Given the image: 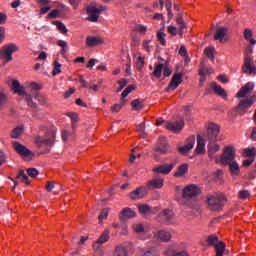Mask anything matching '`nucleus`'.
I'll list each match as a JSON object with an SVG mask.
<instances>
[{"label": "nucleus", "mask_w": 256, "mask_h": 256, "mask_svg": "<svg viewBox=\"0 0 256 256\" xmlns=\"http://www.w3.org/2000/svg\"><path fill=\"white\" fill-rule=\"evenodd\" d=\"M204 53L208 57V59H211V61H213L215 59V55H214L215 48H213V47L205 48Z\"/></svg>", "instance_id": "nucleus-41"}, {"label": "nucleus", "mask_w": 256, "mask_h": 256, "mask_svg": "<svg viewBox=\"0 0 256 256\" xmlns=\"http://www.w3.org/2000/svg\"><path fill=\"white\" fill-rule=\"evenodd\" d=\"M109 216V210L107 208H104L100 215L98 216V220L100 223L103 221V219H106Z\"/></svg>", "instance_id": "nucleus-46"}, {"label": "nucleus", "mask_w": 256, "mask_h": 256, "mask_svg": "<svg viewBox=\"0 0 256 256\" xmlns=\"http://www.w3.org/2000/svg\"><path fill=\"white\" fill-rule=\"evenodd\" d=\"M95 63H99L98 59L95 58H91L88 62V65L86 67H88L89 69H91L92 67H95Z\"/></svg>", "instance_id": "nucleus-59"}, {"label": "nucleus", "mask_w": 256, "mask_h": 256, "mask_svg": "<svg viewBox=\"0 0 256 256\" xmlns=\"http://www.w3.org/2000/svg\"><path fill=\"white\" fill-rule=\"evenodd\" d=\"M167 256H189V253L186 251H179L175 246H170L168 250L165 252Z\"/></svg>", "instance_id": "nucleus-23"}, {"label": "nucleus", "mask_w": 256, "mask_h": 256, "mask_svg": "<svg viewBox=\"0 0 256 256\" xmlns=\"http://www.w3.org/2000/svg\"><path fill=\"white\" fill-rule=\"evenodd\" d=\"M54 24L56 25V27L60 31V33H62L63 35H65V33H67L69 31L67 29V27L65 26V24L61 21H56V22H54Z\"/></svg>", "instance_id": "nucleus-40"}, {"label": "nucleus", "mask_w": 256, "mask_h": 256, "mask_svg": "<svg viewBox=\"0 0 256 256\" xmlns=\"http://www.w3.org/2000/svg\"><path fill=\"white\" fill-rule=\"evenodd\" d=\"M189 171V165L188 164H182L178 167L177 171L174 174V177H183L185 173Z\"/></svg>", "instance_id": "nucleus-30"}, {"label": "nucleus", "mask_w": 256, "mask_h": 256, "mask_svg": "<svg viewBox=\"0 0 256 256\" xmlns=\"http://www.w3.org/2000/svg\"><path fill=\"white\" fill-rule=\"evenodd\" d=\"M173 215V210L166 209L161 213L160 217L164 223H169L170 221H173Z\"/></svg>", "instance_id": "nucleus-28"}, {"label": "nucleus", "mask_w": 256, "mask_h": 256, "mask_svg": "<svg viewBox=\"0 0 256 256\" xmlns=\"http://www.w3.org/2000/svg\"><path fill=\"white\" fill-rule=\"evenodd\" d=\"M166 9H167V12H168V21H171V19H173V12L171 11V0L167 1Z\"/></svg>", "instance_id": "nucleus-50"}, {"label": "nucleus", "mask_w": 256, "mask_h": 256, "mask_svg": "<svg viewBox=\"0 0 256 256\" xmlns=\"http://www.w3.org/2000/svg\"><path fill=\"white\" fill-rule=\"evenodd\" d=\"M225 243L223 241H220L218 244L214 246V249L216 251V256H223L225 254Z\"/></svg>", "instance_id": "nucleus-31"}, {"label": "nucleus", "mask_w": 256, "mask_h": 256, "mask_svg": "<svg viewBox=\"0 0 256 256\" xmlns=\"http://www.w3.org/2000/svg\"><path fill=\"white\" fill-rule=\"evenodd\" d=\"M147 195V191L145 190L144 187H139L136 190L132 191L130 194V197L132 199H143Z\"/></svg>", "instance_id": "nucleus-24"}, {"label": "nucleus", "mask_w": 256, "mask_h": 256, "mask_svg": "<svg viewBox=\"0 0 256 256\" xmlns=\"http://www.w3.org/2000/svg\"><path fill=\"white\" fill-rule=\"evenodd\" d=\"M23 135V126H18L14 128L11 132V138L12 139H19Z\"/></svg>", "instance_id": "nucleus-35"}, {"label": "nucleus", "mask_w": 256, "mask_h": 256, "mask_svg": "<svg viewBox=\"0 0 256 256\" xmlns=\"http://www.w3.org/2000/svg\"><path fill=\"white\" fill-rule=\"evenodd\" d=\"M131 105L134 109V111H141L145 105H143V101L136 99L131 102Z\"/></svg>", "instance_id": "nucleus-38"}, {"label": "nucleus", "mask_w": 256, "mask_h": 256, "mask_svg": "<svg viewBox=\"0 0 256 256\" xmlns=\"http://www.w3.org/2000/svg\"><path fill=\"white\" fill-rule=\"evenodd\" d=\"M136 67L138 71H141L143 67H145V58L143 57H138L137 62H136Z\"/></svg>", "instance_id": "nucleus-45"}, {"label": "nucleus", "mask_w": 256, "mask_h": 256, "mask_svg": "<svg viewBox=\"0 0 256 256\" xmlns=\"http://www.w3.org/2000/svg\"><path fill=\"white\" fill-rule=\"evenodd\" d=\"M228 32L229 30L225 27L217 28L216 33L214 35V40L219 41L220 43H225L223 39H225V36L227 35Z\"/></svg>", "instance_id": "nucleus-18"}, {"label": "nucleus", "mask_w": 256, "mask_h": 256, "mask_svg": "<svg viewBox=\"0 0 256 256\" xmlns=\"http://www.w3.org/2000/svg\"><path fill=\"white\" fill-rule=\"evenodd\" d=\"M201 193V189L197 187L195 184H190L186 186L183 190V198L184 199H191L193 197H197Z\"/></svg>", "instance_id": "nucleus-9"}, {"label": "nucleus", "mask_w": 256, "mask_h": 256, "mask_svg": "<svg viewBox=\"0 0 256 256\" xmlns=\"http://www.w3.org/2000/svg\"><path fill=\"white\" fill-rule=\"evenodd\" d=\"M105 40L101 36H87L86 37V47H97L103 45Z\"/></svg>", "instance_id": "nucleus-14"}, {"label": "nucleus", "mask_w": 256, "mask_h": 256, "mask_svg": "<svg viewBox=\"0 0 256 256\" xmlns=\"http://www.w3.org/2000/svg\"><path fill=\"white\" fill-rule=\"evenodd\" d=\"M110 231L109 229H105L104 232L101 234V236L98 238V240L94 243V245L102 246L104 243H107L110 239Z\"/></svg>", "instance_id": "nucleus-25"}, {"label": "nucleus", "mask_w": 256, "mask_h": 256, "mask_svg": "<svg viewBox=\"0 0 256 256\" xmlns=\"http://www.w3.org/2000/svg\"><path fill=\"white\" fill-rule=\"evenodd\" d=\"M7 103V95L0 93V109Z\"/></svg>", "instance_id": "nucleus-55"}, {"label": "nucleus", "mask_w": 256, "mask_h": 256, "mask_svg": "<svg viewBox=\"0 0 256 256\" xmlns=\"http://www.w3.org/2000/svg\"><path fill=\"white\" fill-rule=\"evenodd\" d=\"M13 148L17 153L21 155V157H29L32 154L31 150H29L25 145H22L19 142H13Z\"/></svg>", "instance_id": "nucleus-17"}, {"label": "nucleus", "mask_w": 256, "mask_h": 256, "mask_svg": "<svg viewBox=\"0 0 256 256\" xmlns=\"http://www.w3.org/2000/svg\"><path fill=\"white\" fill-rule=\"evenodd\" d=\"M253 37V32H251L250 29H246L244 31V38L248 41V39H251Z\"/></svg>", "instance_id": "nucleus-61"}, {"label": "nucleus", "mask_w": 256, "mask_h": 256, "mask_svg": "<svg viewBox=\"0 0 256 256\" xmlns=\"http://www.w3.org/2000/svg\"><path fill=\"white\" fill-rule=\"evenodd\" d=\"M40 131H45L44 136L37 135L34 138V143L36 144V147H46V151L49 153L53 145H55V130H45V126H40Z\"/></svg>", "instance_id": "nucleus-1"}, {"label": "nucleus", "mask_w": 256, "mask_h": 256, "mask_svg": "<svg viewBox=\"0 0 256 256\" xmlns=\"http://www.w3.org/2000/svg\"><path fill=\"white\" fill-rule=\"evenodd\" d=\"M149 189H161L163 187V178H156L147 183Z\"/></svg>", "instance_id": "nucleus-27"}, {"label": "nucleus", "mask_w": 256, "mask_h": 256, "mask_svg": "<svg viewBox=\"0 0 256 256\" xmlns=\"http://www.w3.org/2000/svg\"><path fill=\"white\" fill-rule=\"evenodd\" d=\"M165 33L163 32H158L157 33V38L158 41H160L161 45H163V47H165V45H167V41H165Z\"/></svg>", "instance_id": "nucleus-48"}, {"label": "nucleus", "mask_w": 256, "mask_h": 256, "mask_svg": "<svg viewBox=\"0 0 256 256\" xmlns=\"http://www.w3.org/2000/svg\"><path fill=\"white\" fill-rule=\"evenodd\" d=\"M245 157H254L255 156V148L244 150Z\"/></svg>", "instance_id": "nucleus-54"}, {"label": "nucleus", "mask_w": 256, "mask_h": 256, "mask_svg": "<svg viewBox=\"0 0 256 256\" xmlns=\"http://www.w3.org/2000/svg\"><path fill=\"white\" fill-rule=\"evenodd\" d=\"M238 195H239V199H247L250 193L248 190H241Z\"/></svg>", "instance_id": "nucleus-56"}, {"label": "nucleus", "mask_w": 256, "mask_h": 256, "mask_svg": "<svg viewBox=\"0 0 256 256\" xmlns=\"http://www.w3.org/2000/svg\"><path fill=\"white\" fill-rule=\"evenodd\" d=\"M93 249L95 251V255L96 256H103V255H105V252L103 251L101 246H99V244H93Z\"/></svg>", "instance_id": "nucleus-44"}, {"label": "nucleus", "mask_w": 256, "mask_h": 256, "mask_svg": "<svg viewBox=\"0 0 256 256\" xmlns=\"http://www.w3.org/2000/svg\"><path fill=\"white\" fill-rule=\"evenodd\" d=\"M139 213H141L142 215H151V213L153 212L151 206L147 205V204H141L138 207Z\"/></svg>", "instance_id": "nucleus-34"}, {"label": "nucleus", "mask_w": 256, "mask_h": 256, "mask_svg": "<svg viewBox=\"0 0 256 256\" xmlns=\"http://www.w3.org/2000/svg\"><path fill=\"white\" fill-rule=\"evenodd\" d=\"M58 46L62 48V55H65V53H67V51L69 50V46L67 45V42L65 40H59Z\"/></svg>", "instance_id": "nucleus-43"}, {"label": "nucleus", "mask_w": 256, "mask_h": 256, "mask_svg": "<svg viewBox=\"0 0 256 256\" xmlns=\"http://www.w3.org/2000/svg\"><path fill=\"white\" fill-rule=\"evenodd\" d=\"M106 9L107 6L92 2L86 7V13L89 15L87 17V21H90V23H97L99 21V15H101V13H103V11H105Z\"/></svg>", "instance_id": "nucleus-2"}, {"label": "nucleus", "mask_w": 256, "mask_h": 256, "mask_svg": "<svg viewBox=\"0 0 256 256\" xmlns=\"http://www.w3.org/2000/svg\"><path fill=\"white\" fill-rule=\"evenodd\" d=\"M48 17H49L50 19H57V17H59V10H58V9L52 10V11L48 14Z\"/></svg>", "instance_id": "nucleus-57"}, {"label": "nucleus", "mask_w": 256, "mask_h": 256, "mask_svg": "<svg viewBox=\"0 0 256 256\" xmlns=\"http://www.w3.org/2000/svg\"><path fill=\"white\" fill-rule=\"evenodd\" d=\"M68 117L73 121V123H77L79 121V116L75 113H68Z\"/></svg>", "instance_id": "nucleus-60"}, {"label": "nucleus", "mask_w": 256, "mask_h": 256, "mask_svg": "<svg viewBox=\"0 0 256 256\" xmlns=\"http://www.w3.org/2000/svg\"><path fill=\"white\" fill-rule=\"evenodd\" d=\"M177 165V161H174L170 164H162L158 167L153 169L154 173H161V175H169L170 171H173L175 169V166Z\"/></svg>", "instance_id": "nucleus-11"}, {"label": "nucleus", "mask_w": 256, "mask_h": 256, "mask_svg": "<svg viewBox=\"0 0 256 256\" xmlns=\"http://www.w3.org/2000/svg\"><path fill=\"white\" fill-rule=\"evenodd\" d=\"M207 201H208V207L210 211H221L227 199L225 198V195L217 194L215 196L213 195L208 196Z\"/></svg>", "instance_id": "nucleus-4"}, {"label": "nucleus", "mask_w": 256, "mask_h": 256, "mask_svg": "<svg viewBox=\"0 0 256 256\" xmlns=\"http://www.w3.org/2000/svg\"><path fill=\"white\" fill-rule=\"evenodd\" d=\"M249 108H251L249 102L246 99L241 100L236 107V113H239V115H244V113H247Z\"/></svg>", "instance_id": "nucleus-19"}, {"label": "nucleus", "mask_w": 256, "mask_h": 256, "mask_svg": "<svg viewBox=\"0 0 256 256\" xmlns=\"http://www.w3.org/2000/svg\"><path fill=\"white\" fill-rule=\"evenodd\" d=\"M135 89V85H129L123 92H122V99H125V97H127V95H129V93H131L132 91H134Z\"/></svg>", "instance_id": "nucleus-47"}, {"label": "nucleus", "mask_w": 256, "mask_h": 256, "mask_svg": "<svg viewBox=\"0 0 256 256\" xmlns=\"http://www.w3.org/2000/svg\"><path fill=\"white\" fill-rule=\"evenodd\" d=\"M11 89L13 93H16L20 96H24V99L28 107H32V109H35L37 107V103L33 102V97L30 94H25V87L21 86V83H19L18 80L12 81Z\"/></svg>", "instance_id": "nucleus-3"}, {"label": "nucleus", "mask_w": 256, "mask_h": 256, "mask_svg": "<svg viewBox=\"0 0 256 256\" xmlns=\"http://www.w3.org/2000/svg\"><path fill=\"white\" fill-rule=\"evenodd\" d=\"M16 178L21 179L23 183H26V185H31V182L29 181V176L25 174V170H20Z\"/></svg>", "instance_id": "nucleus-36"}, {"label": "nucleus", "mask_w": 256, "mask_h": 256, "mask_svg": "<svg viewBox=\"0 0 256 256\" xmlns=\"http://www.w3.org/2000/svg\"><path fill=\"white\" fill-rule=\"evenodd\" d=\"M183 83V74L181 73H175L168 85V89L170 91H175L179 85Z\"/></svg>", "instance_id": "nucleus-13"}, {"label": "nucleus", "mask_w": 256, "mask_h": 256, "mask_svg": "<svg viewBox=\"0 0 256 256\" xmlns=\"http://www.w3.org/2000/svg\"><path fill=\"white\" fill-rule=\"evenodd\" d=\"M225 165L229 166V170L231 172L232 177H238L239 173H241V168L239 167V164L237 163V161L234 160Z\"/></svg>", "instance_id": "nucleus-21"}, {"label": "nucleus", "mask_w": 256, "mask_h": 256, "mask_svg": "<svg viewBox=\"0 0 256 256\" xmlns=\"http://www.w3.org/2000/svg\"><path fill=\"white\" fill-rule=\"evenodd\" d=\"M135 217V212L131 208H124L119 215L120 221H127V219H133Z\"/></svg>", "instance_id": "nucleus-20"}, {"label": "nucleus", "mask_w": 256, "mask_h": 256, "mask_svg": "<svg viewBox=\"0 0 256 256\" xmlns=\"http://www.w3.org/2000/svg\"><path fill=\"white\" fill-rule=\"evenodd\" d=\"M207 149H208V157L210 159H213V155H215V153L219 151V149H221V146L215 142H210L207 146Z\"/></svg>", "instance_id": "nucleus-26"}, {"label": "nucleus", "mask_w": 256, "mask_h": 256, "mask_svg": "<svg viewBox=\"0 0 256 256\" xmlns=\"http://www.w3.org/2000/svg\"><path fill=\"white\" fill-rule=\"evenodd\" d=\"M155 157H159V155H167V153H171V148L167 143L165 137H160L158 140V144L154 148Z\"/></svg>", "instance_id": "nucleus-6"}, {"label": "nucleus", "mask_w": 256, "mask_h": 256, "mask_svg": "<svg viewBox=\"0 0 256 256\" xmlns=\"http://www.w3.org/2000/svg\"><path fill=\"white\" fill-rule=\"evenodd\" d=\"M246 102H248V104H250V107L253 105V103H255L256 101V96H250L249 98L245 99Z\"/></svg>", "instance_id": "nucleus-64"}, {"label": "nucleus", "mask_w": 256, "mask_h": 256, "mask_svg": "<svg viewBox=\"0 0 256 256\" xmlns=\"http://www.w3.org/2000/svg\"><path fill=\"white\" fill-rule=\"evenodd\" d=\"M193 147H195V136H190L187 139L186 144L182 147H179L178 151L179 153H182V155H185V153H189Z\"/></svg>", "instance_id": "nucleus-15"}, {"label": "nucleus", "mask_w": 256, "mask_h": 256, "mask_svg": "<svg viewBox=\"0 0 256 256\" xmlns=\"http://www.w3.org/2000/svg\"><path fill=\"white\" fill-rule=\"evenodd\" d=\"M221 131V128L219 125L215 123H210L208 125V130H207V139L211 143H215V141H219V133Z\"/></svg>", "instance_id": "nucleus-8"}, {"label": "nucleus", "mask_w": 256, "mask_h": 256, "mask_svg": "<svg viewBox=\"0 0 256 256\" xmlns=\"http://www.w3.org/2000/svg\"><path fill=\"white\" fill-rule=\"evenodd\" d=\"M165 127L168 131H172V133H181V131H183V127H185V121L180 120L176 122H167Z\"/></svg>", "instance_id": "nucleus-12"}, {"label": "nucleus", "mask_w": 256, "mask_h": 256, "mask_svg": "<svg viewBox=\"0 0 256 256\" xmlns=\"http://www.w3.org/2000/svg\"><path fill=\"white\" fill-rule=\"evenodd\" d=\"M59 73H61V63L55 61L54 62V69H53L52 74L53 75H59Z\"/></svg>", "instance_id": "nucleus-49"}, {"label": "nucleus", "mask_w": 256, "mask_h": 256, "mask_svg": "<svg viewBox=\"0 0 256 256\" xmlns=\"http://www.w3.org/2000/svg\"><path fill=\"white\" fill-rule=\"evenodd\" d=\"M133 230L135 233H143L145 231V227H143V224H134Z\"/></svg>", "instance_id": "nucleus-52"}, {"label": "nucleus", "mask_w": 256, "mask_h": 256, "mask_svg": "<svg viewBox=\"0 0 256 256\" xmlns=\"http://www.w3.org/2000/svg\"><path fill=\"white\" fill-rule=\"evenodd\" d=\"M164 67H165V64L156 65L153 72L154 77H156L157 79H160L161 73H163Z\"/></svg>", "instance_id": "nucleus-37"}, {"label": "nucleus", "mask_w": 256, "mask_h": 256, "mask_svg": "<svg viewBox=\"0 0 256 256\" xmlns=\"http://www.w3.org/2000/svg\"><path fill=\"white\" fill-rule=\"evenodd\" d=\"M171 73H173V70H171L169 67H164V72H163L164 77H170Z\"/></svg>", "instance_id": "nucleus-63"}, {"label": "nucleus", "mask_w": 256, "mask_h": 256, "mask_svg": "<svg viewBox=\"0 0 256 256\" xmlns=\"http://www.w3.org/2000/svg\"><path fill=\"white\" fill-rule=\"evenodd\" d=\"M211 88H208L205 92V95H211V91H214L216 95H219V97H222L223 99H227V92H225V89L221 87V85L217 84L216 82H212L210 84Z\"/></svg>", "instance_id": "nucleus-10"}, {"label": "nucleus", "mask_w": 256, "mask_h": 256, "mask_svg": "<svg viewBox=\"0 0 256 256\" xmlns=\"http://www.w3.org/2000/svg\"><path fill=\"white\" fill-rule=\"evenodd\" d=\"M27 173L29 177H37L39 175V171L36 168H29Z\"/></svg>", "instance_id": "nucleus-53"}, {"label": "nucleus", "mask_w": 256, "mask_h": 256, "mask_svg": "<svg viewBox=\"0 0 256 256\" xmlns=\"http://www.w3.org/2000/svg\"><path fill=\"white\" fill-rule=\"evenodd\" d=\"M154 237L163 243H169V241H171L172 235L171 232L167 230H158L155 232Z\"/></svg>", "instance_id": "nucleus-16"}, {"label": "nucleus", "mask_w": 256, "mask_h": 256, "mask_svg": "<svg viewBox=\"0 0 256 256\" xmlns=\"http://www.w3.org/2000/svg\"><path fill=\"white\" fill-rule=\"evenodd\" d=\"M126 103H127V100L122 99V102L120 104H115L114 106H112L111 108L112 113H119V111L123 109V105H125Z\"/></svg>", "instance_id": "nucleus-42"}, {"label": "nucleus", "mask_w": 256, "mask_h": 256, "mask_svg": "<svg viewBox=\"0 0 256 256\" xmlns=\"http://www.w3.org/2000/svg\"><path fill=\"white\" fill-rule=\"evenodd\" d=\"M205 140L202 139L201 136H198V142L196 146V153L198 155H203L205 153Z\"/></svg>", "instance_id": "nucleus-29"}, {"label": "nucleus", "mask_w": 256, "mask_h": 256, "mask_svg": "<svg viewBox=\"0 0 256 256\" xmlns=\"http://www.w3.org/2000/svg\"><path fill=\"white\" fill-rule=\"evenodd\" d=\"M235 157V148H233V146H226L223 150V154L221 156L220 161L222 165H227L228 163L235 161Z\"/></svg>", "instance_id": "nucleus-7"}, {"label": "nucleus", "mask_w": 256, "mask_h": 256, "mask_svg": "<svg viewBox=\"0 0 256 256\" xmlns=\"http://www.w3.org/2000/svg\"><path fill=\"white\" fill-rule=\"evenodd\" d=\"M16 51H19V47H17L15 44L4 46L0 50V59H3L6 63H9V61H13V53Z\"/></svg>", "instance_id": "nucleus-5"}, {"label": "nucleus", "mask_w": 256, "mask_h": 256, "mask_svg": "<svg viewBox=\"0 0 256 256\" xmlns=\"http://www.w3.org/2000/svg\"><path fill=\"white\" fill-rule=\"evenodd\" d=\"M255 85L253 82H248L242 89L236 94V97H245V95L251 93Z\"/></svg>", "instance_id": "nucleus-22"}, {"label": "nucleus", "mask_w": 256, "mask_h": 256, "mask_svg": "<svg viewBox=\"0 0 256 256\" xmlns=\"http://www.w3.org/2000/svg\"><path fill=\"white\" fill-rule=\"evenodd\" d=\"M120 87L117 89V93H119V91H123V88L127 85V83H129L127 80H122V81H118Z\"/></svg>", "instance_id": "nucleus-58"}, {"label": "nucleus", "mask_w": 256, "mask_h": 256, "mask_svg": "<svg viewBox=\"0 0 256 256\" xmlns=\"http://www.w3.org/2000/svg\"><path fill=\"white\" fill-rule=\"evenodd\" d=\"M143 256H159V252L155 248H151L150 250L146 251Z\"/></svg>", "instance_id": "nucleus-51"}, {"label": "nucleus", "mask_w": 256, "mask_h": 256, "mask_svg": "<svg viewBox=\"0 0 256 256\" xmlns=\"http://www.w3.org/2000/svg\"><path fill=\"white\" fill-rule=\"evenodd\" d=\"M219 242V237L215 234L209 235L206 240L209 247H215Z\"/></svg>", "instance_id": "nucleus-32"}, {"label": "nucleus", "mask_w": 256, "mask_h": 256, "mask_svg": "<svg viewBox=\"0 0 256 256\" xmlns=\"http://www.w3.org/2000/svg\"><path fill=\"white\" fill-rule=\"evenodd\" d=\"M176 23L179 25L180 36L183 37V29H185V21L183 20V14H178Z\"/></svg>", "instance_id": "nucleus-33"}, {"label": "nucleus", "mask_w": 256, "mask_h": 256, "mask_svg": "<svg viewBox=\"0 0 256 256\" xmlns=\"http://www.w3.org/2000/svg\"><path fill=\"white\" fill-rule=\"evenodd\" d=\"M168 33H170V35H173L175 37V35H177V27L169 26L168 27Z\"/></svg>", "instance_id": "nucleus-62"}, {"label": "nucleus", "mask_w": 256, "mask_h": 256, "mask_svg": "<svg viewBox=\"0 0 256 256\" xmlns=\"http://www.w3.org/2000/svg\"><path fill=\"white\" fill-rule=\"evenodd\" d=\"M114 256H127V249L123 246H117L114 251Z\"/></svg>", "instance_id": "nucleus-39"}]
</instances>
